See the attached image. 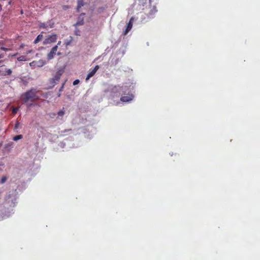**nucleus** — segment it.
<instances>
[{
	"label": "nucleus",
	"mask_w": 260,
	"mask_h": 260,
	"mask_svg": "<svg viewBox=\"0 0 260 260\" xmlns=\"http://www.w3.org/2000/svg\"><path fill=\"white\" fill-rule=\"evenodd\" d=\"M99 68L100 67L98 65L95 66L94 68L88 74L86 80H88L91 77L93 76L97 71L99 69Z\"/></svg>",
	"instance_id": "nucleus-8"
},
{
	"label": "nucleus",
	"mask_w": 260,
	"mask_h": 260,
	"mask_svg": "<svg viewBox=\"0 0 260 260\" xmlns=\"http://www.w3.org/2000/svg\"><path fill=\"white\" fill-rule=\"evenodd\" d=\"M61 43V41H58V43H57V44L56 45H57V47H58V46L60 45Z\"/></svg>",
	"instance_id": "nucleus-25"
},
{
	"label": "nucleus",
	"mask_w": 260,
	"mask_h": 260,
	"mask_svg": "<svg viewBox=\"0 0 260 260\" xmlns=\"http://www.w3.org/2000/svg\"><path fill=\"white\" fill-rule=\"evenodd\" d=\"M18 109L17 108H13L12 109V113L16 114L17 112Z\"/></svg>",
	"instance_id": "nucleus-21"
},
{
	"label": "nucleus",
	"mask_w": 260,
	"mask_h": 260,
	"mask_svg": "<svg viewBox=\"0 0 260 260\" xmlns=\"http://www.w3.org/2000/svg\"><path fill=\"white\" fill-rule=\"evenodd\" d=\"M57 35L55 34H51L46 36V38L43 41V45L50 44L54 43L57 40Z\"/></svg>",
	"instance_id": "nucleus-3"
},
{
	"label": "nucleus",
	"mask_w": 260,
	"mask_h": 260,
	"mask_svg": "<svg viewBox=\"0 0 260 260\" xmlns=\"http://www.w3.org/2000/svg\"><path fill=\"white\" fill-rule=\"evenodd\" d=\"M43 32H42V33L40 35H39L36 39L35 40L34 43L36 44L38 43L40 41H41L43 39V36L42 34Z\"/></svg>",
	"instance_id": "nucleus-12"
},
{
	"label": "nucleus",
	"mask_w": 260,
	"mask_h": 260,
	"mask_svg": "<svg viewBox=\"0 0 260 260\" xmlns=\"http://www.w3.org/2000/svg\"><path fill=\"white\" fill-rule=\"evenodd\" d=\"M37 90L35 88H31L25 93L22 94L21 98L23 103H25L28 101L35 102L39 100L40 98L37 95Z\"/></svg>",
	"instance_id": "nucleus-1"
},
{
	"label": "nucleus",
	"mask_w": 260,
	"mask_h": 260,
	"mask_svg": "<svg viewBox=\"0 0 260 260\" xmlns=\"http://www.w3.org/2000/svg\"><path fill=\"white\" fill-rule=\"evenodd\" d=\"M12 73V70L10 69H6L5 71L4 72V73L1 74V75L3 76H8V75H11Z\"/></svg>",
	"instance_id": "nucleus-14"
},
{
	"label": "nucleus",
	"mask_w": 260,
	"mask_h": 260,
	"mask_svg": "<svg viewBox=\"0 0 260 260\" xmlns=\"http://www.w3.org/2000/svg\"><path fill=\"white\" fill-rule=\"evenodd\" d=\"M50 26L51 28L53 27V24L52 25L48 24V23H41L39 26L41 28H46L48 26Z\"/></svg>",
	"instance_id": "nucleus-13"
},
{
	"label": "nucleus",
	"mask_w": 260,
	"mask_h": 260,
	"mask_svg": "<svg viewBox=\"0 0 260 260\" xmlns=\"http://www.w3.org/2000/svg\"><path fill=\"white\" fill-rule=\"evenodd\" d=\"M2 6L1 5V4H0V12L2 11Z\"/></svg>",
	"instance_id": "nucleus-26"
},
{
	"label": "nucleus",
	"mask_w": 260,
	"mask_h": 260,
	"mask_svg": "<svg viewBox=\"0 0 260 260\" xmlns=\"http://www.w3.org/2000/svg\"><path fill=\"white\" fill-rule=\"evenodd\" d=\"M126 86L116 85L112 87V88L110 89V91L112 94L116 95L118 94V95H119L121 91L123 92L126 90Z\"/></svg>",
	"instance_id": "nucleus-4"
},
{
	"label": "nucleus",
	"mask_w": 260,
	"mask_h": 260,
	"mask_svg": "<svg viewBox=\"0 0 260 260\" xmlns=\"http://www.w3.org/2000/svg\"><path fill=\"white\" fill-rule=\"evenodd\" d=\"M23 47H24V45H23V44H22L20 45V48H22Z\"/></svg>",
	"instance_id": "nucleus-27"
},
{
	"label": "nucleus",
	"mask_w": 260,
	"mask_h": 260,
	"mask_svg": "<svg viewBox=\"0 0 260 260\" xmlns=\"http://www.w3.org/2000/svg\"><path fill=\"white\" fill-rule=\"evenodd\" d=\"M1 49L2 50L5 51H8L10 50V49L7 48H5V47H1Z\"/></svg>",
	"instance_id": "nucleus-23"
},
{
	"label": "nucleus",
	"mask_w": 260,
	"mask_h": 260,
	"mask_svg": "<svg viewBox=\"0 0 260 260\" xmlns=\"http://www.w3.org/2000/svg\"><path fill=\"white\" fill-rule=\"evenodd\" d=\"M75 34H76V35H79L78 34V32H75Z\"/></svg>",
	"instance_id": "nucleus-30"
},
{
	"label": "nucleus",
	"mask_w": 260,
	"mask_h": 260,
	"mask_svg": "<svg viewBox=\"0 0 260 260\" xmlns=\"http://www.w3.org/2000/svg\"><path fill=\"white\" fill-rule=\"evenodd\" d=\"M85 3L83 0H79L78 1L77 7V11L79 12L80 11V8L84 5Z\"/></svg>",
	"instance_id": "nucleus-11"
},
{
	"label": "nucleus",
	"mask_w": 260,
	"mask_h": 260,
	"mask_svg": "<svg viewBox=\"0 0 260 260\" xmlns=\"http://www.w3.org/2000/svg\"><path fill=\"white\" fill-rule=\"evenodd\" d=\"M133 96L132 94L128 96H122L120 98V101L123 102H128L132 100Z\"/></svg>",
	"instance_id": "nucleus-10"
},
{
	"label": "nucleus",
	"mask_w": 260,
	"mask_h": 260,
	"mask_svg": "<svg viewBox=\"0 0 260 260\" xmlns=\"http://www.w3.org/2000/svg\"><path fill=\"white\" fill-rule=\"evenodd\" d=\"M85 13H81L78 18L77 21L76 23V26L82 25L84 24V16Z\"/></svg>",
	"instance_id": "nucleus-9"
},
{
	"label": "nucleus",
	"mask_w": 260,
	"mask_h": 260,
	"mask_svg": "<svg viewBox=\"0 0 260 260\" xmlns=\"http://www.w3.org/2000/svg\"><path fill=\"white\" fill-rule=\"evenodd\" d=\"M64 72V70L63 69H59L56 73L55 75L52 78L50 79L49 83L52 85V87H54L57 82L59 81L60 79V77L62 75Z\"/></svg>",
	"instance_id": "nucleus-2"
},
{
	"label": "nucleus",
	"mask_w": 260,
	"mask_h": 260,
	"mask_svg": "<svg viewBox=\"0 0 260 260\" xmlns=\"http://www.w3.org/2000/svg\"><path fill=\"white\" fill-rule=\"evenodd\" d=\"M134 20L133 17H132L129 22L127 24L126 29L123 31V36H125L127 35V34L131 30L133 27V21Z\"/></svg>",
	"instance_id": "nucleus-7"
},
{
	"label": "nucleus",
	"mask_w": 260,
	"mask_h": 260,
	"mask_svg": "<svg viewBox=\"0 0 260 260\" xmlns=\"http://www.w3.org/2000/svg\"><path fill=\"white\" fill-rule=\"evenodd\" d=\"M22 138V136L21 135H17L15 137H14L13 140L15 141H17L20 139H21Z\"/></svg>",
	"instance_id": "nucleus-16"
},
{
	"label": "nucleus",
	"mask_w": 260,
	"mask_h": 260,
	"mask_svg": "<svg viewBox=\"0 0 260 260\" xmlns=\"http://www.w3.org/2000/svg\"><path fill=\"white\" fill-rule=\"evenodd\" d=\"M64 108H63L61 110H60V111H59L57 113V115L59 116H62L64 115Z\"/></svg>",
	"instance_id": "nucleus-17"
},
{
	"label": "nucleus",
	"mask_w": 260,
	"mask_h": 260,
	"mask_svg": "<svg viewBox=\"0 0 260 260\" xmlns=\"http://www.w3.org/2000/svg\"><path fill=\"white\" fill-rule=\"evenodd\" d=\"M57 50V45H55L53 47L50 52L47 54V59L49 60L53 59L54 57V55L56 54Z\"/></svg>",
	"instance_id": "nucleus-5"
},
{
	"label": "nucleus",
	"mask_w": 260,
	"mask_h": 260,
	"mask_svg": "<svg viewBox=\"0 0 260 260\" xmlns=\"http://www.w3.org/2000/svg\"><path fill=\"white\" fill-rule=\"evenodd\" d=\"M7 179V178L6 176H3L1 180V183L2 184L4 183L6 181Z\"/></svg>",
	"instance_id": "nucleus-19"
},
{
	"label": "nucleus",
	"mask_w": 260,
	"mask_h": 260,
	"mask_svg": "<svg viewBox=\"0 0 260 260\" xmlns=\"http://www.w3.org/2000/svg\"><path fill=\"white\" fill-rule=\"evenodd\" d=\"M18 61H25L26 60V56L21 55L17 58Z\"/></svg>",
	"instance_id": "nucleus-18"
},
{
	"label": "nucleus",
	"mask_w": 260,
	"mask_h": 260,
	"mask_svg": "<svg viewBox=\"0 0 260 260\" xmlns=\"http://www.w3.org/2000/svg\"><path fill=\"white\" fill-rule=\"evenodd\" d=\"M80 82V81L78 80V79H76L75 80L74 82H73V85H76L78 84H79V83Z\"/></svg>",
	"instance_id": "nucleus-22"
},
{
	"label": "nucleus",
	"mask_w": 260,
	"mask_h": 260,
	"mask_svg": "<svg viewBox=\"0 0 260 260\" xmlns=\"http://www.w3.org/2000/svg\"><path fill=\"white\" fill-rule=\"evenodd\" d=\"M149 11L147 14L148 18H153L155 14L157 12V9L155 6H150L149 8Z\"/></svg>",
	"instance_id": "nucleus-6"
},
{
	"label": "nucleus",
	"mask_w": 260,
	"mask_h": 260,
	"mask_svg": "<svg viewBox=\"0 0 260 260\" xmlns=\"http://www.w3.org/2000/svg\"><path fill=\"white\" fill-rule=\"evenodd\" d=\"M57 54L58 55H60L61 54L60 52H58Z\"/></svg>",
	"instance_id": "nucleus-28"
},
{
	"label": "nucleus",
	"mask_w": 260,
	"mask_h": 260,
	"mask_svg": "<svg viewBox=\"0 0 260 260\" xmlns=\"http://www.w3.org/2000/svg\"><path fill=\"white\" fill-rule=\"evenodd\" d=\"M75 34H76V35H79L78 34V32H75Z\"/></svg>",
	"instance_id": "nucleus-31"
},
{
	"label": "nucleus",
	"mask_w": 260,
	"mask_h": 260,
	"mask_svg": "<svg viewBox=\"0 0 260 260\" xmlns=\"http://www.w3.org/2000/svg\"><path fill=\"white\" fill-rule=\"evenodd\" d=\"M3 57V55H0V59Z\"/></svg>",
	"instance_id": "nucleus-29"
},
{
	"label": "nucleus",
	"mask_w": 260,
	"mask_h": 260,
	"mask_svg": "<svg viewBox=\"0 0 260 260\" xmlns=\"http://www.w3.org/2000/svg\"><path fill=\"white\" fill-rule=\"evenodd\" d=\"M46 64V61L43 60H42V59H40L38 61V66L39 67H42L44 65H45Z\"/></svg>",
	"instance_id": "nucleus-15"
},
{
	"label": "nucleus",
	"mask_w": 260,
	"mask_h": 260,
	"mask_svg": "<svg viewBox=\"0 0 260 260\" xmlns=\"http://www.w3.org/2000/svg\"><path fill=\"white\" fill-rule=\"evenodd\" d=\"M71 42V41L66 42L65 43L66 46L67 47V46H69Z\"/></svg>",
	"instance_id": "nucleus-24"
},
{
	"label": "nucleus",
	"mask_w": 260,
	"mask_h": 260,
	"mask_svg": "<svg viewBox=\"0 0 260 260\" xmlns=\"http://www.w3.org/2000/svg\"><path fill=\"white\" fill-rule=\"evenodd\" d=\"M19 125H20L19 122L18 121H16L14 129H17L18 128Z\"/></svg>",
	"instance_id": "nucleus-20"
}]
</instances>
